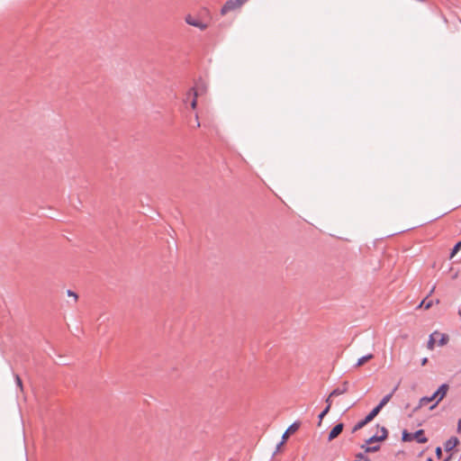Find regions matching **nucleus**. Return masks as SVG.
Masks as SVG:
<instances>
[{
  "instance_id": "7ed1b4c3",
  "label": "nucleus",
  "mask_w": 461,
  "mask_h": 461,
  "mask_svg": "<svg viewBox=\"0 0 461 461\" xmlns=\"http://www.w3.org/2000/svg\"><path fill=\"white\" fill-rule=\"evenodd\" d=\"M413 440H415L417 443L424 444L429 441V438L425 436V431L422 429H417L414 432H410L406 429H402V442H411Z\"/></svg>"
},
{
  "instance_id": "6e6552de",
  "label": "nucleus",
  "mask_w": 461,
  "mask_h": 461,
  "mask_svg": "<svg viewBox=\"0 0 461 461\" xmlns=\"http://www.w3.org/2000/svg\"><path fill=\"white\" fill-rule=\"evenodd\" d=\"M185 23L194 27L199 28L201 31H203L207 28V24L203 23L202 21L193 17L191 14L185 16Z\"/></svg>"
},
{
  "instance_id": "6ab92c4d",
  "label": "nucleus",
  "mask_w": 461,
  "mask_h": 461,
  "mask_svg": "<svg viewBox=\"0 0 461 461\" xmlns=\"http://www.w3.org/2000/svg\"><path fill=\"white\" fill-rule=\"evenodd\" d=\"M355 460H360V461L367 460V461H371L370 458L367 456V455H366L363 452L357 453Z\"/></svg>"
},
{
  "instance_id": "2eb2a0df",
  "label": "nucleus",
  "mask_w": 461,
  "mask_h": 461,
  "mask_svg": "<svg viewBox=\"0 0 461 461\" xmlns=\"http://www.w3.org/2000/svg\"><path fill=\"white\" fill-rule=\"evenodd\" d=\"M461 249V240L455 243L449 252V258H453Z\"/></svg>"
},
{
  "instance_id": "4c0bfd02",
  "label": "nucleus",
  "mask_w": 461,
  "mask_h": 461,
  "mask_svg": "<svg viewBox=\"0 0 461 461\" xmlns=\"http://www.w3.org/2000/svg\"><path fill=\"white\" fill-rule=\"evenodd\" d=\"M409 407H410V403H406L405 408L407 409Z\"/></svg>"
},
{
  "instance_id": "cd10ccee",
  "label": "nucleus",
  "mask_w": 461,
  "mask_h": 461,
  "mask_svg": "<svg viewBox=\"0 0 461 461\" xmlns=\"http://www.w3.org/2000/svg\"><path fill=\"white\" fill-rule=\"evenodd\" d=\"M454 456V453L447 454L441 461H450Z\"/></svg>"
},
{
  "instance_id": "f8f14e48",
  "label": "nucleus",
  "mask_w": 461,
  "mask_h": 461,
  "mask_svg": "<svg viewBox=\"0 0 461 461\" xmlns=\"http://www.w3.org/2000/svg\"><path fill=\"white\" fill-rule=\"evenodd\" d=\"M436 336L439 337V339L438 340V346L443 347L447 344V342L449 340V336L447 333L439 332V334H436Z\"/></svg>"
},
{
  "instance_id": "423d86ee",
  "label": "nucleus",
  "mask_w": 461,
  "mask_h": 461,
  "mask_svg": "<svg viewBox=\"0 0 461 461\" xmlns=\"http://www.w3.org/2000/svg\"><path fill=\"white\" fill-rule=\"evenodd\" d=\"M343 429H344L343 422H338L337 424H335L331 428V429L329 431L327 440L329 442L332 441L342 432Z\"/></svg>"
},
{
  "instance_id": "0eeeda50",
  "label": "nucleus",
  "mask_w": 461,
  "mask_h": 461,
  "mask_svg": "<svg viewBox=\"0 0 461 461\" xmlns=\"http://www.w3.org/2000/svg\"><path fill=\"white\" fill-rule=\"evenodd\" d=\"M207 90L206 83L200 77L194 82V86L190 89L192 93H197L198 95L204 94Z\"/></svg>"
},
{
  "instance_id": "dca6fc26",
  "label": "nucleus",
  "mask_w": 461,
  "mask_h": 461,
  "mask_svg": "<svg viewBox=\"0 0 461 461\" xmlns=\"http://www.w3.org/2000/svg\"><path fill=\"white\" fill-rule=\"evenodd\" d=\"M376 428L380 430L381 435H378L383 441L386 440L389 435L388 429L384 426H380L379 424H376Z\"/></svg>"
},
{
  "instance_id": "7c9ffc66",
  "label": "nucleus",
  "mask_w": 461,
  "mask_h": 461,
  "mask_svg": "<svg viewBox=\"0 0 461 461\" xmlns=\"http://www.w3.org/2000/svg\"><path fill=\"white\" fill-rule=\"evenodd\" d=\"M428 361H429L428 357H425L421 358L420 365L423 366L428 363Z\"/></svg>"
},
{
  "instance_id": "b1692460",
  "label": "nucleus",
  "mask_w": 461,
  "mask_h": 461,
  "mask_svg": "<svg viewBox=\"0 0 461 461\" xmlns=\"http://www.w3.org/2000/svg\"><path fill=\"white\" fill-rule=\"evenodd\" d=\"M15 384L18 387H20L21 390H23V382L21 377L18 375H15Z\"/></svg>"
},
{
  "instance_id": "e433bc0d",
  "label": "nucleus",
  "mask_w": 461,
  "mask_h": 461,
  "mask_svg": "<svg viewBox=\"0 0 461 461\" xmlns=\"http://www.w3.org/2000/svg\"><path fill=\"white\" fill-rule=\"evenodd\" d=\"M432 293H433V290H430V291H429V294H428V295H427V296H428V297H429V296H430V294H432Z\"/></svg>"
},
{
  "instance_id": "f03ea898",
  "label": "nucleus",
  "mask_w": 461,
  "mask_h": 461,
  "mask_svg": "<svg viewBox=\"0 0 461 461\" xmlns=\"http://www.w3.org/2000/svg\"><path fill=\"white\" fill-rule=\"evenodd\" d=\"M449 389V384L447 383L441 384L437 390L429 396L425 395L420 398L421 404H428L433 401H435L430 406L429 410H433L437 407V405L446 397Z\"/></svg>"
},
{
  "instance_id": "9b49d317",
  "label": "nucleus",
  "mask_w": 461,
  "mask_h": 461,
  "mask_svg": "<svg viewBox=\"0 0 461 461\" xmlns=\"http://www.w3.org/2000/svg\"><path fill=\"white\" fill-rule=\"evenodd\" d=\"M374 357V355L372 353H368V354H366L362 357H360L356 364L354 365V366L356 367H358V366H363L366 362L369 361L370 359H372Z\"/></svg>"
},
{
  "instance_id": "72a5a7b5",
  "label": "nucleus",
  "mask_w": 461,
  "mask_h": 461,
  "mask_svg": "<svg viewBox=\"0 0 461 461\" xmlns=\"http://www.w3.org/2000/svg\"><path fill=\"white\" fill-rule=\"evenodd\" d=\"M426 461H434L431 456L427 457Z\"/></svg>"
},
{
  "instance_id": "2f4dec72",
  "label": "nucleus",
  "mask_w": 461,
  "mask_h": 461,
  "mask_svg": "<svg viewBox=\"0 0 461 461\" xmlns=\"http://www.w3.org/2000/svg\"><path fill=\"white\" fill-rule=\"evenodd\" d=\"M445 214H447V212H444V213H442V214H440V215L437 216L436 218H434V219L430 220V221H435V220H438V219L441 218L442 216H444Z\"/></svg>"
},
{
  "instance_id": "5701e85b",
  "label": "nucleus",
  "mask_w": 461,
  "mask_h": 461,
  "mask_svg": "<svg viewBox=\"0 0 461 461\" xmlns=\"http://www.w3.org/2000/svg\"><path fill=\"white\" fill-rule=\"evenodd\" d=\"M435 455L438 459H440L442 457V448L441 447L438 446L435 449Z\"/></svg>"
},
{
  "instance_id": "bb28decb",
  "label": "nucleus",
  "mask_w": 461,
  "mask_h": 461,
  "mask_svg": "<svg viewBox=\"0 0 461 461\" xmlns=\"http://www.w3.org/2000/svg\"><path fill=\"white\" fill-rule=\"evenodd\" d=\"M67 294L68 296H73L75 298V300H77V294L75 292H73L72 290H68Z\"/></svg>"
},
{
  "instance_id": "393cba45",
  "label": "nucleus",
  "mask_w": 461,
  "mask_h": 461,
  "mask_svg": "<svg viewBox=\"0 0 461 461\" xmlns=\"http://www.w3.org/2000/svg\"><path fill=\"white\" fill-rule=\"evenodd\" d=\"M332 397H330V394L326 397L325 399V403H326V406L325 407H329V409L331 408V405H332V400H331Z\"/></svg>"
},
{
  "instance_id": "aec40b11",
  "label": "nucleus",
  "mask_w": 461,
  "mask_h": 461,
  "mask_svg": "<svg viewBox=\"0 0 461 461\" xmlns=\"http://www.w3.org/2000/svg\"><path fill=\"white\" fill-rule=\"evenodd\" d=\"M193 95V99H192V102H191V106L193 109H195L196 108V105H197V97L199 96L197 95V93H192Z\"/></svg>"
},
{
  "instance_id": "39448f33",
  "label": "nucleus",
  "mask_w": 461,
  "mask_h": 461,
  "mask_svg": "<svg viewBox=\"0 0 461 461\" xmlns=\"http://www.w3.org/2000/svg\"><path fill=\"white\" fill-rule=\"evenodd\" d=\"M460 444V440L457 437L452 436L444 443V450L447 453H456L458 450L456 447Z\"/></svg>"
},
{
  "instance_id": "4468645a",
  "label": "nucleus",
  "mask_w": 461,
  "mask_h": 461,
  "mask_svg": "<svg viewBox=\"0 0 461 461\" xmlns=\"http://www.w3.org/2000/svg\"><path fill=\"white\" fill-rule=\"evenodd\" d=\"M433 305V300L429 299L428 296H426L418 305V308H424L425 310L429 309Z\"/></svg>"
},
{
  "instance_id": "473e14b6",
  "label": "nucleus",
  "mask_w": 461,
  "mask_h": 461,
  "mask_svg": "<svg viewBox=\"0 0 461 461\" xmlns=\"http://www.w3.org/2000/svg\"><path fill=\"white\" fill-rule=\"evenodd\" d=\"M195 119H196V122H197V125H196V126H197V127H200V122H199V121H198V116H197V115H195Z\"/></svg>"
},
{
  "instance_id": "a878e982",
  "label": "nucleus",
  "mask_w": 461,
  "mask_h": 461,
  "mask_svg": "<svg viewBox=\"0 0 461 461\" xmlns=\"http://www.w3.org/2000/svg\"><path fill=\"white\" fill-rule=\"evenodd\" d=\"M360 447L364 450L363 453L366 455L370 453V450L367 449L369 447V444H366V441L365 440V444L361 445Z\"/></svg>"
},
{
  "instance_id": "58836bf2",
  "label": "nucleus",
  "mask_w": 461,
  "mask_h": 461,
  "mask_svg": "<svg viewBox=\"0 0 461 461\" xmlns=\"http://www.w3.org/2000/svg\"><path fill=\"white\" fill-rule=\"evenodd\" d=\"M458 314L461 316V308L458 310Z\"/></svg>"
},
{
  "instance_id": "4be33fe9",
  "label": "nucleus",
  "mask_w": 461,
  "mask_h": 461,
  "mask_svg": "<svg viewBox=\"0 0 461 461\" xmlns=\"http://www.w3.org/2000/svg\"><path fill=\"white\" fill-rule=\"evenodd\" d=\"M425 404H421L420 403V400L419 401V403L413 408V410L411 411V412L409 414V417H411L413 415L414 412L418 411L422 406H424Z\"/></svg>"
},
{
  "instance_id": "f3484780",
  "label": "nucleus",
  "mask_w": 461,
  "mask_h": 461,
  "mask_svg": "<svg viewBox=\"0 0 461 461\" xmlns=\"http://www.w3.org/2000/svg\"><path fill=\"white\" fill-rule=\"evenodd\" d=\"M330 411V409H329V407H324V409L319 413L317 426L320 427L321 425L322 420L329 413Z\"/></svg>"
},
{
  "instance_id": "a211bd4d",
  "label": "nucleus",
  "mask_w": 461,
  "mask_h": 461,
  "mask_svg": "<svg viewBox=\"0 0 461 461\" xmlns=\"http://www.w3.org/2000/svg\"><path fill=\"white\" fill-rule=\"evenodd\" d=\"M366 444H369V445H372L375 442H382V440L377 433H375L374 435H372L371 437L366 438Z\"/></svg>"
},
{
  "instance_id": "c756f323",
  "label": "nucleus",
  "mask_w": 461,
  "mask_h": 461,
  "mask_svg": "<svg viewBox=\"0 0 461 461\" xmlns=\"http://www.w3.org/2000/svg\"><path fill=\"white\" fill-rule=\"evenodd\" d=\"M456 432L461 433V418L458 419L457 423H456Z\"/></svg>"
},
{
  "instance_id": "c9c22d12",
  "label": "nucleus",
  "mask_w": 461,
  "mask_h": 461,
  "mask_svg": "<svg viewBox=\"0 0 461 461\" xmlns=\"http://www.w3.org/2000/svg\"><path fill=\"white\" fill-rule=\"evenodd\" d=\"M432 293H433V290H430V291H429V294H428V295H427V296H428V297H429V296H430V294H432Z\"/></svg>"
},
{
  "instance_id": "9d476101",
  "label": "nucleus",
  "mask_w": 461,
  "mask_h": 461,
  "mask_svg": "<svg viewBox=\"0 0 461 461\" xmlns=\"http://www.w3.org/2000/svg\"><path fill=\"white\" fill-rule=\"evenodd\" d=\"M236 8H238V6L234 0H227L221 8V14L224 15Z\"/></svg>"
},
{
  "instance_id": "20e7f679",
  "label": "nucleus",
  "mask_w": 461,
  "mask_h": 461,
  "mask_svg": "<svg viewBox=\"0 0 461 461\" xmlns=\"http://www.w3.org/2000/svg\"><path fill=\"white\" fill-rule=\"evenodd\" d=\"M300 426L301 422L299 420H295L286 429L281 437V440L276 444L274 455L280 451L283 445L286 442L289 435L294 433L300 428Z\"/></svg>"
},
{
  "instance_id": "412c9836",
  "label": "nucleus",
  "mask_w": 461,
  "mask_h": 461,
  "mask_svg": "<svg viewBox=\"0 0 461 461\" xmlns=\"http://www.w3.org/2000/svg\"><path fill=\"white\" fill-rule=\"evenodd\" d=\"M381 448V446L379 444L377 445H369V447H367L368 450H370V453H375L377 451H379Z\"/></svg>"
},
{
  "instance_id": "ddd939ff",
  "label": "nucleus",
  "mask_w": 461,
  "mask_h": 461,
  "mask_svg": "<svg viewBox=\"0 0 461 461\" xmlns=\"http://www.w3.org/2000/svg\"><path fill=\"white\" fill-rule=\"evenodd\" d=\"M436 334H439L438 331L435 330L434 332H432L429 336V339H428V341H427V348L429 349H433L434 347H435V344H436Z\"/></svg>"
},
{
  "instance_id": "c85d7f7f",
  "label": "nucleus",
  "mask_w": 461,
  "mask_h": 461,
  "mask_svg": "<svg viewBox=\"0 0 461 461\" xmlns=\"http://www.w3.org/2000/svg\"><path fill=\"white\" fill-rule=\"evenodd\" d=\"M234 1H235V4L237 5V6L240 7L242 5H244L248 0H234Z\"/></svg>"
},
{
  "instance_id": "f257e3e1",
  "label": "nucleus",
  "mask_w": 461,
  "mask_h": 461,
  "mask_svg": "<svg viewBox=\"0 0 461 461\" xmlns=\"http://www.w3.org/2000/svg\"><path fill=\"white\" fill-rule=\"evenodd\" d=\"M398 389V384L395 385L393 390L387 394L384 395L383 398L379 401V402L360 420H358L354 427L352 428V433L357 432V430L364 428L369 422H371L382 411V409L392 399L393 393Z\"/></svg>"
},
{
  "instance_id": "1a4fd4ad",
  "label": "nucleus",
  "mask_w": 461,
  "mask_h": 461,
  "mask_svg": "<svg viewBox=\"0 0 461 461\" xmlns=\"http://www.w3.org/2000/svg\"><path fill=\"white\" fill-rule=\"evenodd\" d=\"M348 390V381H344L340 386L333 389L330 392V397L339 396L340 394H343V393H347Z\"/></svg>"
},
{
  "instance_id": "ea45409f",
  "label": "nucleus",
  "mask_w": 461,
  "mask_h": 461,
  "mask_svg": "<svg viewBox=\"0 0 461 461\" xmlns=\"http://www.w3.org/2000/svg\"><path fill=\"white\" fill-rule=\"evenodd\" d=\"M422 454H423V451H420L419 454V456H422Z\"/></svg>"
},
{
  "instance_id": "f704fd0d",
  "label": "nucleus",
  "mask_w": 461,
  "mask_h": 461,
  "mask_svg": "<svg viewBox=\"0 0 461 461\" xmlns=\"http://www.w3.org/2000/svg\"><path fill=\"white\" fill-rule=\"evenodd\" d=\"M432 293H433V290H430V291H429V294H428V295H427V296H428V297H429V296H430V294H432Z\"/></svg>"
}]
</instances>
